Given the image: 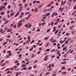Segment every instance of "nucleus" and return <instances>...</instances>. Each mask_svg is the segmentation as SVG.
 <instances>
[{"label":"nucleus","mask_w":76,"mask_h":76,"mask_svg":"<svg viewBox=\"0 0 76 76\" xmlns=\"http://www.w3.org/2000/svg\"><path fill=\"white\" fill-rule=\"evenodd\" d=\"M22 22V20H21L17 24L18 28H20L22 25V23H21Z\"/></svg>","instance_id":"obj_1"},{"label":"nucleus","mask_w":76,"mask_h":76,"mask_svg":"<svg viewBox=\"0 0 76 76\" xmlns=\"http://www.w3.org/2000/svg\"><path fill=\"white\" fill-rule=\"evenodd\" d=\"M49 56V55H48L46 56L44 59V61H47L48 59V57Z\"/></svg>","instance_id":"obj_2"},{"label":"nucleus","mask_w":76,"mask_h":76,"mask_svg":"<svg viewBox=\"0 0 76 76\" xmlns=\"http://www.w3.org/2000/svg\"><path fill=\"white\" fill-rule=\"evenodd\" d=\"M31 41V39H30L28 40H27L26 42V44H28L30 42V41Z\"/></svg>","instance_id":"obj_3"},{"label":"nucleus","mask_w":76,"mask_h":76,"mask_svg":"<svg viewBox=\"0 0 76 76\" xmlns=\"http://www.w3.org/2000/svg\"><path fill=\"white\" fill-rule=\"evenodd\" d=\"M19 15V12H18V13H17L15 15V17L16 18V17H17V16H18Z\"/></svg>","instance_id":"obj_4"},{"label":"nucleus","mask_w":76,"mask_h":76,"mask_svg":"<svg viewBox=\"0 0 76 76\" xmlns=\"http://www.w3.org/2000/svg\"><path fill=\"white\" fill-rule=\"evenodd\" d=\"M42 6H43V4H42L40 5H39L38 6V7L39 9L40 8H41V7H42Z\"/></svg>","instance_id":"obj_5"},{"label":"nucleus","mask_w":76,"mask_h":76,"mask_svg":"<svg viewBox=\"0 0 76 76\" xmlns=\"http://www.w3.org/2000/svg\"><path fill=\"white\" fill-rule=\"evenodd\" d=\"M30 13H31V12H28L25 13V15H26H26H29V14H30Z\"/></svg>","instance_id":"obj_6"},{"label":"nucleus","mask_w":76,"mask_h":76,"mask_svg":"<svg viewBox=\"0 0 76 76\" xmlns=\"http://www.w3.org/2000/svg\"><path fill=\"white\" fill-rule=\"evenodd\" d=\"M22 9H23V7L22 6H21L20 7V10H19V12H20L21 11H22Z\"/></svg>","instance_id":"obj_7"},{"label":"nucleus","mask_w":76,"mask_h":76,"mask_svg":"<svg viewBox=\"0 0 76 76\" xmlns=\"http://www.w3.org/2000/svg\"><path fill=\"white\" fill-rule=\"evenodd\" d=\"M34 10V12H38V8L36 7L35 8Z\"/></svg>","instance_id":"obj_8"},{"label":"nucleus","mask_w":76,"mask_h":76,"mask_svg":"<svg viewBox=\"0 0 76 76\" xmlns=\"http://www.w3.org/2000/svg\"><path fill=\"white\" fill-rule=\"evenodd\" d=\"M70 41V39H68V40H67L65 42V43L66 44H68V43H69V42H68V41Z\"/></svg>","instance_id":"obj_9"},{"label":"nucleus","mask_w":76,"mask_h":76,"mask_svg":"<svg viewBox=\"0 0 76 76\" xmlns=\"http://www.w3.org/2000/svg\"><path fill=\"white\" fill-rule=\"evenodd\" d=\"M50 15V13H48L47 14H46L45 16H49V15Z\"/></svg>","instance_id":"obj_10"},{"label":"nucleus","mask_w":76,"mask_h":76,"mask_svg":"<svg viewBox=\"0 0 76 76\" xmlns=\"http://www.w3.org/2000/svg\"><path fill=\"white\" fill-rule=\"evenodd\" d=\"M53 40H54V37H52L50 39V41L51 42H52L53 41Z\"/></svg>","instance_id":"obj_11"},{"label":"nucleus","mask_w":76,"mask_h":76,"mask_svg":"<svg viewBox=\"0 0 76 76\" xmlns=\"http://www.w3.org/2000/svg\"><path fill=\"white\" fill-rule=\"evenodd\" d=\"M56 13V12H53V15H52V18H53L54 16V15H55V14Z\"/></svg>","instance_id":"obj_12"},{"label":"nucleus","mask_w":76,"mask_h":76,"mask_svg":"<svg viewBox=\"0 0 76 76\" xmlns=\"http://www.w3.org/2000/svg\"><path fill=\"white\" fill-rule=\"evenodd\" d=\"M67 47L64 48L63 49V50H62L63 51H64V50H66V49H67Z\"/></svg>","instance_id":"obj_13"},{"label":"nucleus","mask_w":76,"mask_h":76,"mask_svg":"<svg viewBox=\"0 0 76 76\" xmlns=\"http://www.w3.org/2000/svg\"><path fill=\"white\" fill-rule=\"evenodd\" d=\"M61 69L62 70H64L65 69H66L65 66H63L62 67Z\"/></svg>","instance_id":"obj_14"},{"label":"nucleus","mask_w":76,"mask_h":76,"mask_svg":"<svg viewBox=\"0 0 76 76\" xmlns=\"http://www.w3.org/2000/svg\"><path fill=\"white\" fill-rule=\"evenodd\" d=\"M12 31V29H8L7 31V32H11Z\"/></svg>","instance_id":"obj_15"},{"label":"nucleus","mask_w":76,"mask_h":76,"mask_svg":"<svg viewBox=\"0 0 76 76\" xmlns=\"http://www.w3.org/2000/svg\"><path fill=\"white\" fill-rule=\"evenodd\" d=\"M63 0H62L61 2V6H63Z\"/></svg>","instance_id":"obj_16"},{"label":"nucleus","mask_w":76,"mask_h":76,"mask_svg":"<svg viewBox=\"0 0 76 76\" xmlns=\"http://www.w3.org/2000/svg\"><path fill=\"white\" fill-rule=\"evenodd\" d=\"M3 10V8L2 7V6H1V7H0V10L1 11Z\"/></svg>","instance_id":"obj_17"},{"label":"nucleus","mask_w":76,"mask_h":76,"mask_svg":"<svg viewBox=\"0 0 76 76\" xmlns=\"http://www.w3.org/2000/svg\"><path fill=\"white\" fill-rule=\"evenodd\" d=\"M15 14V13L14 12H13L10 15V17H12L13 15Z\"/></svg>","instance_id":"obj_18"},{"label":"nucleus","mask_w":76,"mask_h":76,"mask_svg":"<svg viewBox=\"0 0 76 76\" xmlns=\"http://www.w3.org/2000/svg\"><path fill=\"white\" fill-rule=\"evenodd\" d=\"M34 57H36V55H34V54H33L31 56L32 58H34Z\"/></svg>","instance_id":"obj_19"},{"label":"nucleus","mask_w":76,"mask_h":76,"mask_svg":"<svg viewBox=\"0 0 76 76\" xmlns=\"http://www.w3.org/2000/svg\"><path fill=\"white\" fill-rule=\"evenodd\" d=\"M9 22V21L8 20H7L6 22H5L4 23V24H6V23H8Z\"/></svg>","instance_id":"obj_20"},{"label":"nucleus","mask_w":76,"mask_h":76,"mask_svg":"<svg viewBox=\"0 0 76 76\" xmlns=\"http://www.w3.org/2000/svg\"><path fill=\"white\" fill-rule=\"evenodd\" d=\"M4 12H2L1 13V15H4Z\"/></svg>","instance_id":"obj_21"},{"label":"nucleus","mask_w":76,"mask_h":76,"mask_svg":"<svg viewBox=\"0 0 76 76\" xmlns=\"http://www.w3.org/2000/svg\"><path fill=\"white\" fill-rule=\"evenodd\" d=\"M31 26H32V25H31V24H30L28 25V28H30L31 27Z\"/></svg>","instance_id":"obj_22"},{"label":"nucleus","mask_w":76,"mask_h":76,"mask_svg":"<svg viewBox=\"0 0 76 76\" xmlns=\"http://www.w3.org/2000/svg\"><path fill=\"white\" fill-rule=\"evenodd\" d=\"M62 25V23H61L58 26V28H59L60 27H61V26Z\"/></svg>","instance_id":"obj_23"},{"label":"nucleus","mask_w":76,"mask_h":76,"mask_svg":"<svg viewBox=\"0 0 76 76\" xmlns=\"http://www.w3.org/2000/svg\"><path fill=\"white\" fill-rule=\"evenodd\" d=\"M66 63H67L66 61H64V62H62L61 64H66Z\"/></svg>","instance_id":"obj_24"},{"label":"nucleus","mask_w":76,"mask_h":76,"mask_svg":"<svg viewBox=\"0 0 76 76\" xmlns=\"http://www.w3.org/2000/svg\"><path fill=\"white\" fill-rule=\"evenodd\" d=\"M7 42H5L3 44V45H5V44H7Z\"/></svg>","instance_id":"obj_25"},{"label":"nucleus","mask_w":76,"mask_h":76,"mask_svg":"<svg viewBox=\"0 0 76 76\" xmlns=\"http://www.w3.org/2000/svg\"><path fill=\"white\" fill-rule=\"evenodd\" d=\"M58 30H57L55 32V34H57V33H58Z\"/></svg>","instance_id":"obj_26"},{"label":"nucleus","mask_w":76,"mask_h":76,"mask_svg":"<svg viewBox=\"0 0 76 76\" xmlns=\"http://www.w3.org/2000/svg\"><path fill=\"white\" fill-rule=\"evenodd\" d=\"M29 25V24L28 23H27V24H25V27H28V25Z\"/></svg>","instance_id":"obj_27"},{"label":"nucleus","mask_w":76,"mask_h":76,"mask_svg":"<svg viewBox=\"0 0 76 76\" xmlns=\"http://www.w3.org/2000/svg\"><path fill=\"white\" fill-rule=\"evenodd\" d=\"M50 49H48L46 50V52H48V51H50Z\"/></svg>","instance_id":"obj_28"},{"label":"nucleus","mask_w":76,"mask_h":76,"mask_svg":"<svg viewBox=\"0 0 76 76\" xmlns=\"http://www.w3.org/2000/svg\"><path fill=\"white\" fill-rule=\"evenodd\" d=\"M8 73H12V72H11L9 71L7 72V74H8Z\"/></svg>","instance_id":"obj_29"},{"label":"nucleus","mask_w":76,"mask_h":76,"mask_svg":"<svg viewBox=\"0 0 76 76\" xmlns=\"http://www.w3.org/2000/svg\"><path fill=\"white\" fill-rule=\"evenodd\" d=\"M35 41V40H32L31 41V42H30V44H32V43H34V42Z\"/></svg>","instance_id":"obj_30"},{"label":"nucleus","mask_w":76,"mask_h":76,"mask_svg":"<svg viewBox=\"0 0 76 76\" xmlns=\"http://www.w3.org/2000/svg\"><path fill=\"white\" fill-rule=\"evenodd\" d=\"M33 50V47H31V48L29 50L30 51H32Z\"/></svg>","instance_id":"obj_31"},{"label":"nucleus","mask_w":76,"mask_h":76,"mask_svg":"<svg viewBox=\"0 0 76 76\" xmlns=\"http://www.w3.org/2000/svg\"><path fill=\"white\" fill-rule=\"evenodd\" d=\"M17 26L16 25H14L13 26V28H16V27Z\"/></svg>","instance_id":"obj_32"},{"label":"nucleus","mask_w":76,"mask_h":76,"mask_svg":"<svg viewBox=\"0 0 76 76\" xmlns=\"http://www.w3.org/2000/svg\"><path fill=\"white\" fill-rule=\"evenodd\" d=\"M49 38V37H45V40H47V39H48Z\"/></svg>","instance_id":"obj_33"},{"label":"nucleus","mask_w":76,"mask_h":76,"mask_svg":"<svg viewBox=\"0 0 76 76\" xmlns=\"http://www.w3.org/2000/svg\"><path fill=\"white\" fill-rule=\"evenodd\" d=\"M26 64H25L21 66V67H26Z\"/></svg>","instance_id":"obj_34"},{"label":"nucleus","mask_w":76,"mask_h":76,"mask_svg":"<svg viewBox=\"0 0 76 76\" xmlns=\"http://www.w3.org/2000/svg\"><path fill=\"white\" fill-rule=\"evenodd\" d=\"M32 69V67L31 66L28 68V70H31Z\"/></svg>","instance_id":"obj_35"},{"label":"nucleus","mask_w":76,"mask_h":76,"mask_svg":"<svg viewBox=\"0 0 76 76\" xmlns=\"http://www.w3.org/2000/svg\"><path fill=\"white\" fill-rule=\"evenodd\" d=\"M60 53H61V51H59L57 53H56L57 55H58V54L59 55V54H60Z\"/></svg>","instance_id":"obj_36"},{"label":"nucleus","mask_w":76,"mask_h":76,"mask_svg":"<svg viewBox=\"0 0 76 76\" xmlns=\"http://www.w3.org/2000/svg\"><path fill=\"white\" fill-rule=\"evenodd\" d=\"M50 72H47L46 73V74H45V75H49V74H50Z\"/></svg>","instance_id":"obj_37"},{"label":"nucleus","mask_w":76,"mask_h":76,"mask_svg":"<svg viewBox=\"0 0 76 76\" xmlns=\"http://www.w3.org/2000/svg\"><path fill=\"white\" fill-rule=\"evenodd\" d=\"M53 9L52 8H50L49 9H48L47 10V11H50V10H52Z\"/></svg>","instance_id":"obj_38"},{"label":"nucleus","mask_w":76,"mask_h":76,"mask_svg":"<svg viewBox=\"0 0 76 76\" xmlns=\"http://www.w3.org/2000/svg\"><path fill=\"white\" fill-rule=\"evenodd\" d=\"M28 4H25L24 5V7H26L27 6H28Z\"/></svg>","instance_id":"obj_39"},{"label":"nucleus","mask_w":76,"mask_h":76,"mask_svg":"<svg viewBox=\"0 0 76 76\" xmlns=\"http://www.w3.org/2000/svg\"><path fill=\"white\" fill-rule=\"evenodd\" d=\"M31 16H32V14H30L28 15V18H30V17Z\"/></svg>","instance_id":"obj_40"},{"label":"nucleus","mask_w":76,"mask_h":76,"mask_svg":"<svg viewBox=\"0 0 76 76\" xmlns=\"http://www.w3.org/2000/svg\"><path fill=\"white\" fill-rule=\"evenodd\" d=\"M17 74H18V75H20V74H21V73H22L21 72H18L17 73Z\"/></svg>","instance_id":"obj_41"},{"label":"nucleus","mask_w":76,"mask_h":76,"mask_svg":"<svg viewBox=\"0 0 76 76\" xmlns=\"http://www.w3.org/2000/svg\"><path fill=\"white\" fill-rule=\"evenodd\" d=\"M33 47L34 48H36V47H37V46L35 45H33Z\"/></svg>","instance_id":"obj_42"},{"label":"nucleus","mask_w":76,"mask_h":76,"mask_svg":"<svg viewBox=\"0 0 76 76\" xmlns=\"http://www.w3.org/2000/svg\"><path fill=\"white\" fill-rule=\"evenodd\" d=\"M71 33L72 34H75V31H72L71 32Z\"/></svg>","instance_id":"obj_43"},{"label":"nucleus","mask_w":76,"mask_h":76,"mask_svg":"<svg viewBox=\"0 0 76 76\" xmlns=\"http://www.w3.org/2000/svg\"><path fill=\"white\" fill-rule=\"evenodd\" d=\"M67 55L66 54H65L64 56V57L65 58H66V57H67Z\"/></svg>","instance_id":"obj_44"},{"label":"nucleus","mask_w":76,"mask_h":76,"mask_svg":"<svg viewBox=\"0 0 76 76\" xmlns=\"http://www.w3.org/2000/svg\"><path fill=\"white\" fill-rule=\"evenodd\" d=\"M66 36H69V35H70V34L69 33H67L66 34Z\"/></svg>","instance_id":"obj_45"},{"label":"nucleus","mask_w":76,"mask_h":76,"mask_svg":"<svg viewBox=\"0 0 76 76\" xmlns=\"http://www.w3.org/2000/svg\"><path fill=\"white\" fill-rule=\"evenodd\" d=\"M51 4H49L47 6V7H50V6H51Z\"/></svg>","instance_id":"obj_46"},{"label":"nucleus","mask_w":76,"mask_h":76,"mask_svg":"<svg viewBox=\"0 0 76 76\" xmlns=\"http://www.w3.org/2000/svg\"><path fill=\"white\" fill-rule=\"evenodd\" d=\"M51 26H53V25H54V22H52L51 23Z\"/></svg>","instance_id":"obj_47"},{"label":"nucleus","mask_w":76,"mask_h":76,"mask_svg":"<svg viewBox=\"0 0 76 76\" xmlns=\"http://www.w3.org/2000/svg\"><path fill=\"white\" fill-rule=\"evenodd\" d=\"M31 38V36H28V39L29 40V39Z\"/></svg>","instance_id":"obj_48"},{"label":"nucleus","mask_w":76,"mask_h":76,"mask_svg":"<svg viewBox=\"0 0 76 76\" xmlns=\"http://www.w3.org/2000/svg\"><path fill=\"white\" fill-rule=\"evenodd\" d=\"M6 32V30H4V31H3L2 32V34H3L4 33V32Z\"/></svg>","instance_id":"obj_49"},{"label":"nucleus","mask_w":76,"mask_h":76,"mask_svg":"<svg viewBox=\"0 0 76 76\" xmlns=\"http://www.w3.org/2000/svg\"><path fill=\"white\" fill-rule=\"evenodd\" d=\"M62 74H63V75H65V74H66V72H62Z\"/></svg>","instance_id":"obj_50"},{"label":"nucleus","mask_w":76,"mask_h":76,"mask_svg":"<svg viewBox=\"0 0 76 76\" xmlns=\"http://www.w3.org/2000/svg\"><path fill=\"white\" fill-rule=\"evenodd\" d=\"M36 2L37 1H34L33 2V4H34L36 2Z\"/></svg>","instance_id":"obj_51"},{"label":"nucleus","mask_w":76,"mask_h":76,"mask_svg":"<svg viewBox=\"0 0 76 76\" xmlns=\"http://www.w3.org/2000/svg\"><path fill=\"white\" fill-rule=\"evenodd\" d=\"M7 2H6L4 3V5L5 6H6L7 5Z\"/></svg>","instance_id":"obj_52"},{"label":"nucleus","mask_w":76,"mask_h":76,"mask_svg":"<svg viewBox=\"0 0 76 76\" xmlns=\"http://www.w3.org/2000/svg\"><path fill=\"white\" fill-rule=\"evenodd\" d=\"M11 51H7V53H11Z\"/></svg>","instance_id":"obj_53"},{"label":"nucleus","mask_w":76,"mask_h":76,"mask_svg":"<svg viewBox=\"0 0 76 76\" xmlns=\"http://www.w3.org/2000/svg\"><path fill=\"white\" fill-rule=\"evenodd\" d=\"M53 45H55V46H56V45H57V43H54L53 44Z\"/></svg>","instance_id":"obj_54"},{"label":"nucleus","mask_w":76,"mask_h":76,"mask_svg":"<svg viewBox=\"0 0 76 76\" xmlns=\"http://www.w3.org/2000/svg\"><path fill=\"white\" fill-rule=\"evenodd\" d=\"M40 53L41 51H39L37 53V54H40Z\"/></svg>","instance_id":"obj_55"},{"label":"nucleus","mask_w":76,"mask_h":76,"mask_svg":"<svg viewBox=\"0 0 76 76\" xmlns=\"http://www.w3.org/2000/svg\"><path fill=\"white\" fill-rule=\"evenodd\" d=\"M51 66H52V67H54V64H53V63H52Z\"/></svg>","instance_id":"obj_56"},{"label":"nucleus","mask_w":76,"mask_h":76,"mask_svg":"<svg viewBox=\"0 0 76 76\" xmlns=\"http://www.w3.org/2000/svg\"><path fill=\"white\" fill-rule=\"evenodd\" d=\"M13 26V24H11L10 26V27L11 28H12V26Z\"/></svg>","instance_id":"obj_57"},{"label":"nucleus","mask_w":76,"mask_h":76,"mask_svg":"<svg viewBox=\"0 0 76 76\" xmlns=\"http://www.w3.org/2000/svg\"><path fill=\"white\" fill-rule=\"evenodd\" d=\"M58 23V22H57L56 23H54V25H57V23Z\"/></svg>","instance_id":"obj_58"},{"label":"nucleus","mask_w":76,"mask_h":76,"mask_svg":"<svg viewBox=\"0 0 76 76\" xmlns=\"http://www.w3.org/2000/svg\"><path fill=\"white\" fill-rule=\"evenodd\" d=\"M10 7H11L10 5H9L8 6V9H10Z\"/></svg>","instance_id":"obj_59"},{"label":"nucleus","mask_w":76,"mask_h":76,"mask_svg":"<svg viewBox=\"0 0 76 76\" xmlns=\"http://www.w3.org/2000/svg\"><path fill=\"white\" fill-rule=\"evenodd\" d=\"M50 31V29H48V30H47V32H49Z\"/></svg>","instance_id":"obj_60"},{"label":"nucleus","mask_w":76,"mask_h":76,"mask_svg":"<svg viewBox=\"0 0 76 76\" xmlns=\"http://www.w3.org/2000/svg\"><path fill=\"white\" fill-rule=\"evenodd\" d=\"M36 3H40V1H36Z\"/></svg>","instance_id":"obj_61"},{"label":"nucleus","mask_w":76,"mask_h":76,"mask_svg":"<svg viewBox=\"0 0 76 76\" xmlns=\"http://www.w3.org/2000/svg\"><path fill=\"white\" fill-rule=\"evenodd\" d=\"M56 40H54L53 42H52V43H54V42H56Z\"/></svg>","instance_id":"obj_62"},{"label":"nucleus","mask_w":76,"mask_h":76,"mask_svg":"<svg viewBox=\"0 0 76 76\" xmlns=\"http://www.w3.org/2000/svg\"><path fill=\"white\" fill-rule=\"evenodd\" d=\"M63 9H64V7H63L62 9H61V12H62V11H63Z\"/></svg>","instance_id":"obj_63"},{"label":"nucleus","mask_w":76,"mask_h":76,"mask_svg":"<svg viewBox=\"0 0 76 76\" xmlns=\"http://www.w3.org/2000/svg\"><path fill=\"white\" fill-rule=\"evenodd\" d=\"M54 57H55V56H52V57H51V58H54Z\"/></svg>","instance_id":"obj_64"}]
</instances>
